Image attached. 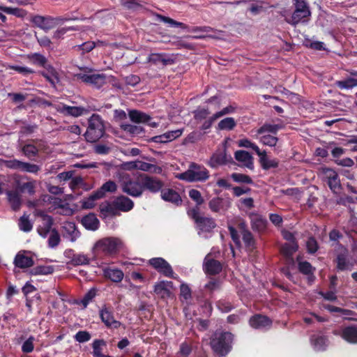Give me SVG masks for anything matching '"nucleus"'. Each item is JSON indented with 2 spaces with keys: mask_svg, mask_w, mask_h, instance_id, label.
<instances>
[{
  "mask_svg": "<svg viewBox=\"0 0 357 357\" xmlns=\"http://www.w3.org/2000/svg\"><path fill=\"white\" fill-rule=\"evenodd\" d=\"M234 335L230 332L215 331L210 338L213 352L219 356H227L233 349Z\"/></svg>",
  "mask_w": 357,
  "mask_h": 357,
  "instance_id": "nucleus-1",
  "label": "nucleus"
},
{
  "mask_svg": "<svg viewBox=\"0 0 357 357\" xmlns=\"http://www.w3.org/2000/svg\"><path fill=\"white\" fill-rule=\"evenodd\" d=\"M123 246L122 241L116 237H106L98 241L93 246L96 256H113L117 254Z\"/></svg>",
  "mask_w": 357,
  "mask_h": 357,
  "instance_id": "nucleus-2",
  "label": "nucleus"
},
{
  "mask_svg": "<svg viewBox=\"0 0 357 357\" xmlns=\"http://www.w3.org/2000/svg\"><path fill=\"white\" fill-rule=\"evenodd\" d=\"M105 133L104 121L98 114H93L88 119V126L84 134L88 142H98Z\"/></svg>",
  "mask_w": 357,
  "mask_h": 357,
  "instance_id": "nucleus-3",
  "label": "nucleus"
},
{
  "mask_svg": "<svg viewBox=\"0 0 357 357\" xmlns=\"http://www.w3.org/2000/svg\"><path fill=\"white\" fill-rule=\"evenodd\" d=\"M294 10L287 23L296 26L299 23H307L310 20L311 11L306 0H293Z\"/></svg>",
  "mask_w": 357,
  "mask_h": 357,
  "instance_id": "nucleus-4",
  "label": "nucleus"
},
{
  "mask_svg": "<svg viewBox=\"0 0 357 357\" xmlns=\"http://www.w3.org/2000/svg\"><path fill=\"white\" fill-rule=\"evenodd\" d=\"M187 214L194 220L197 228L202 232H211L217 226L213 218L200 215V208L198 206L189 208L187 211Z\"/></svg>",
  "mask_w": 357,
  "mask_h": 357,
  "instance_id": "nucleus-5",
  "label": "nucleus"
},
{
  "mask_svg": "<svg viewBox=\"0 0 357 357\" xmlns=\"http://www.w3.org/2000/svg\"><path fill=\"white\" fill-rule=\"evenodd\" d=\"M176 178L189 182L204 181L209 178V172L204 166L192 162L189 169L178 174Z\"/></svg>",
  "mask_w": 357,
  "mask_h": 357,
  "instance_id": "nucleus-6",
  "label": "nucleus"
},
{
  "mask_svg": "<svg viewBox=\"0 0 357 357\" xmlns=\"http://www.w3.org/2000/svg\"><path fill=\"white\" fill-rule=\"evenodd\" d=\"M121 185L123 192L133 197L142 196L144 192L142 183L132 178L128 174L123 176Z\"/></svg>",
  "mask_w": 357,
  "mask_h": 357,
  "instance_id": "nucleus-7",
  "label": "nucleus"
},
{
  "mask_svg": "<svg viewBox=\"0 0 357 357\" xmlns=\"http://www.w3.org/2000/svg\"><path fill=\"white\" fill-rule=\"evenodd\" d=\"M77 18H71V17H52L50 16L43 17L40 15H36L32 19V22L38 27L43 29H50L52 28V26L59 22H63L69 20H75Z\"/></svg>",
  "mask_w": 357,
  "mask_h": 357,
  "instance_id": "nucleus-8",
  "label": "nucleus"
},
{
  "mask_svg": "<svg viewBox=\"0 0 357 357\" xmlns=\"http://www.w3.org/2000/svg\"><path fill=\"white\" fill-rule=\"evenodd\" d=\"M140 178L142 183L143 191L146 190L151 193L155 194L162 190L165 183L159 178L148 174H141Z\"/></svg>",
  "mask_w": 357,
  "mask_h": 357,
  "instance_id": "nucleus-9",
  "label": "nucleus"
},
{
  "mask_svg": "<svg viewBox=\"0 0 357 357\" xmlns=\"http://www.w3.org/2000/svg\"><path fill=\"white\" fill-rule=\"evenodd\" d=\"M149 264L159 273L169 278H175L174 271L171 265L162 257H153L149 261Z\"/></svg>",
  "mask_w": 357,
  "mask_h": 357,
  "instance_id": "nucleus-10",
  "label": "nucleus"
},
{
  "mask_svg": "<svg viewBox=\"0 0 357 357\" xmlns=\"http://www.w3.org/2000/svg\"><path fill=\"white\" fill-rule=\"evenodd\" d=\"M99 316L102 323L108 328H119L121 323L115 319L114 311L112 307H107L105 305L99 310Z\"/></svg>",
  "mask_w": 357,
  "mask_h": 357,
  "instance_id": "nucleus-11",
  "label": "nucleus"
},
{
  "mask_svg": "<svg viewBox=\"0 0 357 357\" xmlns=\"http://www.w3.org/2000/svg\"><path fill=\"white\" fill-rule=\"evenodd\" d=\"M222 264L211 257V254H208L203 262V271L207 275H216L222 271Z\"/></svg>",
  "mask_w": 357,
  "mask_h": 357,
  "instance_id": "nucleus-12",
  "label": "nucleus"
},
{
  "mask_svg": "<svg viewBox=\"0 0 357 357\" xmlns=\"http://www.w3.org/2000/svg\"><path fill=\"white\" fill-rule=\"evenodd\" d=\"M75 76L77 79L91 84L97 89H100L106 83V76L104 74L77 73Z\"/></svg>",
  "mask_w": 357,
  "mask_h": 357,
  "instance_id": "nucleus-13",
  "label": "nucleus"
},
{
  "mask_svg": "<svg viewBox=\"0 0 357 357\" xmlns=\"http://www.w3.org/2000/svg\"><path fill=\"white\" fill-rule=\"evenodd\" d=\"M128 116L130 121L135 123H147L152 128H157L158 126V123L151 122L152 117L149 114L139 110H129Z\"/></svg>",
  "mask_w": 357,
  "mask_h": 357,
  "instance_id": "nucleus-14",
  "label": "nucleus"
},
{
  "mask_svg": "<svg viewBox=\"0 0 357 357\" xmlns=\"http://www.w3.org/2000/svg\"><path fill=\"white\" fill-rule=\"evenodd\" d=\"M325 174L331 190L334 194L340 193L342 190V185L337 173L333 169L328 168L326 169Z\"/></svg>",
  "mask_w": 357,
  "mask_h": 357,
  "instance_id": "nucleus-15",
  "label": "nucleus"
},
{
  "mask_svg": "<svg viewBox=\"0 0 357 357\" xmlns=\"http://www.w3.org/2000/svg\"><path fill=\"white\" fill-rule=\"evenodd\" d=\"M250 219V225L254 231L259 233L266 230L268 222L266 218L257 213L252 212L248 215Z\"/></svg>",
  "mask_w": 357,
  "mask_h": 357,
  "instance_id": "nucleus-16",
  "label": "nucleus"
},
{
  "mask_svg": "<svg viewBox=\"0 0 357 357\" xmlns=\"http://www.w3.org/2000/svg\"><path fill=\"white\" fill-rule=\"evenodd\" d=\"M249 324L253 328L259 329L271 326L272 321L267 316L257 314L250 318Z\"/></svg>",
  "mask_w": 357,
  "mask_h": 357,
  "instance_id": "nucleus-17",
  "label": "nucleus"
},
{
  "mask_svg": "<svg viewBox=\"0 0 357 357\" xmlns=\"http://www.w3.org/2000/svg\"><path fill=\"white\" fill-rule=\"evenodd\" d=\"M231 206L229 201H225L220 197H213L208 202V207L213 213H218L220 211H226Z\"/></svg>",
  "mask_w": 357,
  "mask_h": 357,
  "instance_id": "nucleus-18",
  "label": "nucleus"
},
{
  "mask_svg": "<svg viewBox=\"0 0 357 357\" xmlns=\"http://www.w3.org/2000/svg\"><path fill=\"white\" fill-rule=\"evenodd\" d=\"M149 61L155 64H161L162 66L172 65L175 63L174 59L167 56L163 53H153L149 56Z\"/></svg>",
  "mask_w": 357,
  "mask_h": 357,
  "instance_id": "nucleus-19",
  "label": "nucleus"
},
{
  "mask_svg": "<svg viewBox=\"0 0 357 357\" xmlns=\"http://www.w3.org/2000/svg\"><path fill=\"white\" fill-rule=\"evenodd\" d=\"M46 71H40L39 73L54 88H56V84L59 82V74L56 69L52 66L49 65L45 68Z\"/></svg>",
  "mask_w": 357,
  "mask_h": 357,
  "instance_id": "nucleus-20",
  "label": "nucleus"
},
{
  "mask_svg": "<svg viewBox=\"0 0 357 357\" xmlns=\"http://www.w3.org/2000/svg\"><path fill=\"white\" fill-rule=\"evenodd\" d=\"M341 337L350 344H357V325L344 327L342 331Z\"/></svg>",
  "mask_w": 357,
  "mask_h": 357,
  "instance_id": "nucleus-21",
  "label": "nucleus"
},
{
  "mask_svg": "<svg viewBox=\"0 0 357 357\" xmlns=\"http://www.w3.org/2000/svg\"><path fill=\"white\" fill-rule=\"evenodd\" d=\"M80 233L73 222H67L63 227V236L74 242L79 236Z\"/></svg>",
  "mask_w": 357,
  "mask_h": 357,
  "instance_id": "nucleus-22",
  "label": "nucleus"
},
{
  "mask_svg": "<svg viewBox=\"0 0 357 357\" xmlns=\"http://www.w3.org/2000/svg\"><path fill=\"white\" fill-rule=\"evenodd\" d=\"M238 229L241 231L242 234L243 241L245 245V246L250 247L252 246L255 244V240L253 238V235L248 230L247 224L244 220H241L238 224Z\"/></svg>",
  "mask_w": 357,
  "mask_h": 357,
  "instance_id": "nucleus-23",
  "label": "nucleus"
},
{
  "mask_svg": "<svg viewBox=\"0 0 357 357\" xmlns=\"http://www.w3.org/2000/svg\"><path fill=\"white\" fill-rule=\"evenodd\" d=\"M160 195L164 201L171 202L176 206H179L182 203L180 195L173 189L162 190Z\"/></svg>",
  "mask_w": 357,
  "mask_h": 357,
  "instance_id": "nucleus-24",
  "label": "nucleus"
},
{
  "mask_svg": "<svg viewBox=\"0 0 357 357\" xmlns=\"http://www.w3.org/2000/svg\"><path fill=\"white\" fill-rule=\"evenodd\" d=\"M114 204L117 207L118 211L128 212L132 210L134 207V202L128 197L121 195L116 197L114 200Z\"/></svg>",
  "mask_w": 357,
  "mask_h": 357,
  "instance_id": "nucleus-25",
  "label": "nucleus"
},
{
  "mask_svg": "<svg viewBox=\"0 0 357 357\" xmlns=\"http://www.w3.org/2000/svg\"><path fill=\"white\" fill-rule=\"evenodd\" d=\"M34 264L31 257L26 256L21 252H19L14 259V264L20 268H26L31 267Z\"/></svg>",
  "mask_w": 357,
  "mask_h": 357,
  "instance_id": "nucleus-26",
  "label": "nucleus"
},
{
  "mask_svg": "<svg viewBox=\"0 0 357 357\" xmlns=\"http://www.w3.org/2000/svg\"><path fill=\"white\" fill-rule=\"evenodd\" d=\"M234 157L237 161L243 162L244 165L248 169H253V158L248 151L243 150L236 151L234 153Z\"/></svg>",
  "mask_w": 357,
  "mask_h": 357,
  "instance_id": "nucleus-27",
  "label": "nucleus"
},
{
  "mask_svg": "<svg viewBox=\"0 0 357 357\" xmlns=\"http://www.w3.org/2000/svg\"><path fill=\"white\" fill-rule=\"evenodd\" d=\"M328 337L322 335H312L310 342L316 351H324L327 347Z\"/></svg>",
  "mask_w": 357,
  "mask_h": 357,
  "instance_id": "nucleus-28",
  "label": "nucleus"
},
{
  "mask_svg": "<svg viewBox=\"0 0 357 357\" xmlns=\"http://www.w3.org/2000/svg\"><path fill=\"white\" fill-rule=\"evenodd\" d=\"M82 225L89 230L96 231L99 227L100 222L93 213H90L82 218Z\"/></svg>",
  "mask_w": 357,
  "mask_h": 357,
  "instance_id": "nucleus-29",
  "label": "nucleus"
},
{
  "mask_svg": "<svg viewBox=\"0 0 357 357\" xmlns=\"http://www.w3.org/2000/svg\"><path fill=\"white\" fill-rule=\"evenodd\" d=\"M168 284H172V282L161 281L154 286L155 294L162 299H166L172 294L171 291L167 287Z\"/></svg>",
  "mask_w": 357,
  "mask_h": 357,
  "instance_id": "nucleus-30",
  "label": "nucleus"
},
{
  "mask_svg": "<svg viewBox=\"0 0 357 357\" xmlns=\"http://www.w3.org/2000/svg\"><path fill=\"white\" fill-rule=\"evenodd\" d=\"M104 277L109 279L114 282H120L122 281L124 274L123 272L118 268H107L103 271Z\"/></svg>",
  "mask_w": 357,
  "mask_h": 357,
  "instance_id": "nucleus-31",
  "label": "nucleus"
},
{
  "mask_svg": "<svg viewBox=\"0 0 357 357\" xmlns=\"http://www.w3.org/2000/svg\"><path fill=\"white\" fill-rule=\"evenodd\" d=\"M8 201L14 211H18L22 205L20 195L17 191L8 190L6 192Z\"/></svg>",
  "mask_w": 357,
  "mask_h": 357,
  "instance_id": "nucleus-32",
  "label": "nucleus"
},
{
  "mask_svg": "<svg viewBox=\"0 0 357 357\" xmlns=\"http://www.w3.org/2000/svg\"><path fill=\"white\" fill-rule=\"evenodd\" d=\"M99 208L100 213L105 217L109 215L115 216L119 214L117 207L114 204V200L112 203L109 202L102 203L100 205Z\"/></svg>",
  "mask_w": 357,
  "mask_h": 357,
  "instance_id": "nucleus-33",
  "label": "nucleus"
},
{
  "mask_svg": "<svg viewBox=\"0 0 357 357\" xmlns=\"http://www.w3.org/2000/svg\"><path fill=\"white\" fill-rule=\"evenodd\" d=\"M227 161V155L225 152H215L211 155L208 165L213 168H216L218 166L225 165Z\"/></svg>",
  "mask_w": 357,
  "mask_h": 357,
  "instance_id": "nucleus-34",
  "label": "nucleus"
},
{
  "mask_svg": "<svg viewBox=\"0 0 357 357\" xmlns=\"http://www.w3.org/2000/svg\"><path fill=\"white\" fill-rule=\"evenodd\" d=\"M121 5L126 10L139 12L144 9L140 0H119Z\"/></svg>",
  "mask_w": 357,
  "mask_h": 357,
  "instance_id": "nucleus-35",
  "label": "nucleus"
},
{
  "mask_svg": "<svg viewBox=\"0 0 357 357\" xmlns=\"http://www.w3.org/2000/svg\"><path fill=\"white\" fill-rule=\"evenodd\" d=\"M61 112L67 115L78 117L88 112V110L83 107H75L63 105Z\"/></svg>",
  "mask_w": 357,
  "mask_h": 357,
  "instance_id": "nucleus-36",
  "label": "nucleus"
},
{
  "mask_svg": "<svg viewBox=\"0 0 357 357\" xmlns=\"http://www.w3.org/2000/svg\"><path fill=\"white\" fill-rule=\"evenodd\" d=\"M117 190V185L113 181L109 180L102 185L96 192H97L98 197L102 198L105 196L107 192L113 193Z\"/></svg>",
  "mask_w": 357,
  "mask_h": 357,
  "instance_id": "nucleus-37",
  "label": "nucleus"
},
{
  "mask_svg": "<svg viewBox=\"0 0 357 357\" xmlns=\"http://www.w3.org/2000/svg\"><path fill=\"white\" fill-rule=\"evenodd\" d=\"M347 257L348 250L346 248H344L343 252L337 255L335 262L337 264L336 268L338 271H343L348 268L349 263Z\"/></svg>",
  "mask_w": 357,
  "mask_h": 357,
  "instance_id": "nucleus-38",
  "label": "nucleus"
},
{
  "mask_svg": "<svg viewBox=\"0 0 357 357\" xmlns=\"http://www.w3.org/2000/svg\"><path fill=\"white\" fill-rule=\"evenodd\" d=\"M54 224V220L52 216H46V220H43V225L39 226L37 229L38 234L45 238L47 234L51 231L52 227Z\"/></svg>",
  "mask_w": 357,
  "mask_h": 357,
  "instance_id": "nucleus-39",
  "label": "nucleus"
},
{
  "mask_svg": "<svg viewBox=\"0 0 357 357\" xmlns=\"http://www.w3.org/2000/svg\"><path fill=\"white\" fill-rule=\"evenodd\" d=\"M121 128L131 136H138L145 133L144 128L140 126L122 124Z\"/></svg>",
  "mask_w": 357,
  "mask_h": 357,
  "instance_id": "nucleus-40",
  "label": "nucleus"
},
{
  "mask_svg": "<svg viewBox=\"0 0 357 357\" xmlns=\"http://www.w3.org/2000/svg\"><path fill=\"white\" fill-rule=\"evenodd\" d=\"M28 58L33 64L43 67L44 68L50 65L47 63L45 56L39 53L29 54Z\"/></svg>",
  "mask_w": 357,
  "mask_h": 357,
  "instance_id": "nucleus-41",
  "label": "nucleus"
},
{
  "mask_svg": "<svg viewBox=\"0 0 357 357\" xmlns=\"http://www.w3.org/2000/svg\"><path fill=\"white\" fill-rule=\"evenodd\" d=\"M298 250V243H285L281 248V252L286 257H291Z\"/></svg>",
  "mask_w": 357,
  "mask_h": 357,
  "instance_id": "nucleus-42",
  "label": "nucleus"
},
{
  "mask_svg": "<svg viewBox=\"0 0 357 357\" xmlns=\"http://www.w3.org/2000/svg\"><path fill=\"white\" fill-rule=\"evenodd\" d=\"M54 270L52 266L40 265L32 268L30 271V273L33 275H48L52 274Z\"/></svg>",
  "mask_w": 357,
  "mask_h": 357,
  "instance_id": "nucleus-43",
  "label": "nucleus"
},
{
  "mask_svg": "<svg viewBox=\"0 0 357 357\" xmlns=\"http://www.w3.org/2000/svg\"><path fill=\"white\" fill-rule=\"evenodd\" d=\"M90 262V259L87 255L84 254H74L72 257L70 264L73 266H80V265H86Z\"/></svg>",
  "mask_w": 357,
  "mask_h": 357,
  "instance_id": "nucleus-44",
  "label": "nucleus"
},
{
  "mask_svg": "<svg viewBox=\"0 0 357 357\" xmlns=\"http://www.w3.org/2000/svg\"><path fill=\"white\" fill-rule=\"evenodd\" d=\"M236 126V123L234 118L227 117L218 123V128L221 130H231Z\"/></svg>",
  "mask_w": 357,
  "mask_h": 357,
  "instance_id": "nucleus-45",
  "label": "nucleus"
},
{
  "mask_svg": "<svg viewBox=\"0 0 357 357\" xmlns=\"http://www.w3.org/2000/svg\"><path fill=\"white\" fill-rule=\"evenodd\" d=\"M335 86L340 89H349L357 86V79L354 77H348L343 80L336 81Z\"/></svg>",
  "mask_w": 357,
  "mask_h": 357,
  "instance_id": "nucleus-46",
  "label": "nucleus"
},
{
  "mask_svg": "<svg viewBox=\"0 0 357 357\" xmlns=\"http://www.w3.org/2000/svg\"><path fill=\"white\" fill-rule=\"evenodd\" d=\"M158 19L164 23L169 24L172 27H180L183 29L188 28V25L183 22H177L169 17L163 16L162 15H157Z\"/></svg>",
  "mask_w": 357,
  "mask_h": 357,
  "instance_id": "nucleus-47",
  "label": "nucleus"
},
{
  "mask_svg": "<svg viewBox=\"0 0 357 357\" xmlns=\"http://www.w3.org/2000/svg\"><path fill=\"white\" fill-rule=\"evenodd\" d=\"M307 252L310 255L315 254L319 249V245L316 238L310 236L307 238L305 243Z\"/></svg>",
  "mask_w": 357,
  "mask_h": 357,
  "instance_id": "nucleus-48",
  "label": "nucleus"
},
{
  "mask_svg": "<svg viewBox=\"0 0 357 357\" xmlns=\"http://www.w3.org/2000/svg\"><path fill=\"white\" fill-rule=\"evenodd\" d=\"M280 128L281 126L277 124L264 123L262 126L257 129V134L262 135L265 132L276 134Z\"/></svg>",
  "mask_w": 357,
  "mask_h": 357,
  "instance_id": "nucleus-49",
  "label": "nucleus"
},
{
  "mask_svg": "<svg viewBox=\"0 0 357 357\" xmlns=\"http://www.w3.org/2000/svg\"><path fill=\"white\" fill-rule=\"evenodd\" d=\"M18 226L20 230L24 232H29L33 228V225L25 214L19 219Z\"/></svg>",
  "mask_w": 357,
  "mask_h": 357,
  "instance_id": "nucleus-50",
  "label": "nucleus"
},
{
  "mask_svg": "<svg viewBox=\"0 0 357 357\" xmlns=\"http://www.w3.org/2000/svg\"><path fill=\"white\" fill-rule=\"evenodd\" d=\"M259 163L263 169L268 170L271 168H277L279 165V160L278 159L269 160L268 158H259Z\"/></svg>",
  "mask_w": 357,
  "mask_h": 357,
  "instance_id": "nucleus-51",
  "label": "nucleus"
},
{
  "mask_svg": "<svg viewBox=\"0 0 357 357\" xmlns=\"http://www.w3.org/2000/svg\"><path fill=\"white\" fill-rule=\"evenodd\" d=\"M106 342L104 340L96 339L92 344L93 357H102L105 354H102V346H105Z\"/></svg>",
  "mask_w": 357,
  "mask_h": 357,
  "instance_id": "nucleus-52",
  "label": "nucleus"
},
{
  "mask_svg": "<svg viewBox=\"0 0 357 357\" xmlns=\"http://www.w3.org/2000/svg\"><path fill=\"white\" fill-rule=\"evenodd\" d=\"M231 178L234 181L240 183L252 184L253 181L252 178L244 174L233 173L231 174Z\"/></svg>",
  "mask_w": 357,
  "mask_h": 357,
  "instance_id": "nucleus-53",
  "label": "nucleus"
},
{
  "mask_svg": "<svg viewBox=\"0 0 357 357\" xmlns=\"http://www.w3.org/2000/svg\"><path fill=\"white\" fill-rule=\"evenodd\" d=\"M298 269L299 272L303 275L312 274V272L315 271V268L312 264L307 261H299L298 264Z\"/></svg>",
  "mask_w": 357,
  "mask_h": 357,
  "instance_id": "nucleus-54",
  "label": "nucleus"
},
{
  "mask_svg": "<svg viewBox=\"0 0 357 357\" xmlns=\"http://www.w3.org/2000/svg\"><path fill=\"white\" fill-rule=\"evenodd\" d=\"M213 30V28L208 26H193L189 31L193 33H199L198 35H196L193 36V38L196 39H201L204 38L206 37L205 35L202 34V33H208L210 31H212Z\"/></svg>",
  "mask_w": 357,
  "mask_h": 357,
  "instance_id": "nucleus-55",
  "label": "nucleus"
},
{
  "mask_svg": "<svg viewBox=\"0 0 357 357\" xmlns=\"http://www.w3.org/2000/svg\"><path fill=\"white\" fill-rule=\"evenodd\" d=\"M22 151L27 158L36 157L38 154V148L31 144H26L22 148Z\"/></svg>",
  "mask_w": 357,
  "mask_h": 357,
  "instance_id": "nucleus-56",
  "label": "nucleus"
},
{
  "mask_svg": "<svg viewBox=\"0 0 357 357\" xmlns=\"http://www.w3.org/2000/svg\"><path fill=\"white\" fill-rule=\"evenodd\" d=\"M97 192L94 191L88 198L82 202V208L86 209L93 208L96 204L95 202L97 199H101L100 197H98Z\"/></svg>",
  "mask_w": 357,
  "mask_h": 357,
  "instance_id": "nucleus-57",
  "label": "nucleus"
},
{
  "mask_svg": "<svg viewBox=\"0 0 357 357\" xmlns=\"http://www.w3.org/2000/svg\"><path fill=\"white\" fill-rule=\"evenodd\" d=\"M210 114L208 108L204 107H198L193 112L194 119L197 121L206 119Z\"/></svg>",
  "mask_w": 357,
  "mask_h": 357,
  "instance_id": "nucleus-58",
  "label": "nucleus"
},
{
  "mask_svg": "<svg viewBox=\"0 0 357 357\" xmlns=\"http://www.w3.org/2000/svg\"><path fill=\"white\" fill-rule=\"evenodd\" d=\"M324 308L329 311L330 312H339L343 315L350 316L354 314V312L351 310L342 308L340 307L334 306L332 305H325Z\"/></svg>",
  "mask_w": 357,
  "mask_h": 357,
  "instance_id": "nucleus-59",
  "label": "nucleus"
},
{
  "mask_svg": "<svg viewBox=\"0 0 357 357\" xmlns=\"http://www.w3.org/2000/svg\"><path fill=\"white\" fill-rule=\"evenodd\" d=\"M217 307L222 312L227 313L234 308V305L229 301L220 299L216 303Z\"/></svg>",
  "mask_w": 357,
  "mask_h": 357,
  "instance_id": "nucleus-60",
  "label": "nucleus"
},
{
  "mask_svg": "<svg viewBox=\"0 0 357 357\" xmlns=\"http://www.w3.org/2000/svg\"><path fill=\"white\" fill-rule=\"evenodd\" d=\"M35 182L29 181L19 185V190L21 192H27L32 195L35 193Z\"/></svg>",
  "mask_w": 357,
  "mask_h": 357,
  "instance_id": "nucleus-61",
  "label": "nucleus"
},
{
  "mask_svg": "<svg viewBox=\"0 0 357 357\" xmlns=\"http://www.w3.org/2000/svg\"><path fill=\"white\" fill-rule=\"evenodd\" d=\"M189 197L196 202L195 206H198L199 208L204 202L201 192L196 189H191L189 191Z\"/></svg>",
  "mask_w": 357,
  "mask_h": 357,
  "instance_id": "nucleus-62",
  "label": "nucleus"
},
{
  "mask_svg": "<svg viewBox=\"0 0 357 357\" xmlns=\"http://www.w3.org/2000/svg\"><path fill=\"white\" fill-rule=\"evenodd\" d=\"M60 243V235L56 229H52V233L48 239V245L50 248L56 247Z\"/></svg>",
  "mask_w": 357,
  "mask_h": 357,
  "instance_id": "nucleus-63",
  "label": "nucleus"
},
{
  "mask_svg": "<svg viewBox=\"0 0 357 357\" xmlns=\"http://www.w3.org/2000/svg\"><path fill=\"white\" fill-rule=\"evenodd\" d=\"M259 141L265 146H275L278 142V138L271 135H265L260 137Z\"/></svg>",
  "mask_w": 357,
  "mask_h": 357,
  "instance_id": "nucleus-64",
  "label": "nucleus"
}]
</instances>
